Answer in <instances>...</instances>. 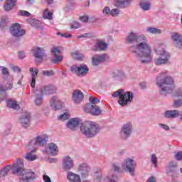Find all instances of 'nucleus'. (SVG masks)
I'll return each instance as SVG.
<instances>
[{"label": "nucleus", "mask_w": 182, "mask_h": 182, "mask_svg": "<svg viewBox=\"0 0 182 182\" xmlns=\"http://www.w3.org/2000/svg\"><path fill=\"white\" fill-rule=\"evenodd\" d=\"M127 43L132 45L129 47V52L139 61L142 65H149L151 63L153 57L151 56V47L146 36L131 32L126 38Z\"/></svg>", "instance_id": "1"}, {"label": "nucleus", "mask_w": 182, "mask_h": 182, "mask_svg": "<svg viewBox=\"0 0 182 182\" xmlns=\"http://www.w3.org/2000/svg\"><path fill=\"white\" fill-rule=\"evenodd\" d=\"M164 76V73H161L156 78V85L159 87V93L161 96H167L174 90V79L170 76Z\"/></svg>", "instance_id": "2"}, {"label": "nucleus", "mask_w": 182, "mask_h": 182, "mask_svg": "<svg viewBox=\"0 0 182 182\" xmlns=\"http://www.w3.org/2000/svg\"><path fill=\"white\" fill-rule=\"evenodd\" d=\"M80 131L85 137L92 138L100 132V127L96 122L87 121L80 127Z\"/></svg>", "instance_id": "3"}, {"label": "nucleus", "mask_w": 182, "mask_h": 182, "mask_svg": "<svg viewBox=\"0 0 182 182\" xmlns=\"http://www.w3.org/2000/svg\"><path fill=\"white\" fill-rule=\"evenodd\" d=\"M112 97H119V105L124 107L128 106L133 102L134 95L130 91L125 92L124 90L120 89L113 92Z\"/></svg>", "instance_id": "4"}, {"label": "nucleus", "mask_w": 182, "mask_h": 182, "mask_svg": "<svg viewBox=\"0 0 182 182\" xmlns=\"http://www.w3.org/2000/svg\"><path fill=\"white\" fill-rule=\"evenodd\" d=\"M48 140L49 136H48L46 134L37 135L28 142L26 147L28 149V150L31 149H34L36 150L38 147L45 146V144H46Z\"/></svg>", "instance_id": "5"}, {"label": "nucleus", "mask_w": 182, "mask_h": 182, "mask_svg": "<svg viewBox=\"0 0 182 182\" xmlns=\"http://www.w3.org/2000/svg\"><path fill=\"white\" fill-rule=\"evenodd\" d=\"M13 174H17V176H22L25 171V164H23V159L18 158L16 161L11 165Z\"/></svg>", "instance_id": "6"}, {"label": "nucleus", "mask_w": 182, "mask_h": 182, "mask_svg": "<svg viewBox=\"0 0 182 182\" xmlns=\"http://www.w3.org/2000/svg\"><path fill=\"white\" fill-rule=\"evenodd\" d=\"M70 71L73 73H75L77 76L83 77V76H86V75L89 73V68L85 64H82L79 67L76 65H73L70 67Z\"/></svg>", "instance_id": "7"}, {"label": "nucleus", "mask_w": 182, "mask_h": 182, "mask_svg": "<svg viewBox=\"0 0 182 182\" xmlns=\"http://www.w3.org/2000/svg\"><path fill=\"white\" fill-rule=\"evenodd\" d=\"M122 167L125 171L129 173L131 176H134V170L136 168V161L134 160L127 158L124 160Z\"/></svg>", "instance_id": "8"}, {"label": "nucleus", "mask_w": 182, "mask_h": 182, "mask_svg": "<svg viewBox=\"0 0 182 182\" xmlns=\"http://www.w3.org/2000/svg\"><path fill=\"white\" fill-rule=\"evenodd\" d=\"M10 33L14 38H21L26 33L25 29L21 28V25L18 23L12 24L10 27Z\"/></svg>", "instance_id": "9"}, {"label": "nucleus", "mask_w": 182, "mask_h": 182, "mask_svg": "<svg viewBox=\"0 0 182 182\" xmlns=\"http://www.w3.org/2000/svg\"><path fill=\"white\" fill-rule=\"evenodd\" d=\"M156 52L160 57L155 59V65H167V63H168V59H170V53H167L166 50H156Z\"/></svg>", "instance_id": "10"}, {"label": "nucleus", "mask_w": 182, "mask_h": 182, "mask_svg": "<svg viewBox=\"0 0 182 182\" xmlns=\"http://www.w3.org/2000/svg\"><path fill=\"white\" fill-rule=\"evenodd\" d=\"M133 132V125L132 123L127 122L124 124L120 131V137L122 140H126L132 136V132Z\"/></svg>", "instance_id": "11"}, {"label": "nucleus", "mask_w": 182, "mask_h": 182, "mask_svg": "<svg viewBox=\"0 0 182 182\" xmlns=\"http://www.w3.org/2000/svg\"><path fill=\"white\" fill-rule=\"evenodd\" d=\"M51 62L55 65L60 63L63 60V55L60 54V50L58 47L51 49Z\"/></svg>", "instance_id": "12"}, {"label": "nucleus", "mask_w": 182, "mask_h": 182, "mask_svg": "<svg viewBox=\"0 0 182 182\" xmlns=\"http://www.w3.org/2000/svg\"><path fill=\"white\" fill-rule=\"evenodd\" d=\"M84 112L92 116H100L102 114V109L96 105H86Z\"/></svg>", "instance_id": "13"}, {"label": "nucleus", "mask_w": 182, "mask_h": 182, "mask_svg": "<svg viewBox=\"0 0 182 182\" xmlns=\"http://www.w3.org/2000/svg\"><path fill=\"white\" fill-rule=\"evenodd\" d=\"M171 39L173 42L174 48L176 49H182V36L181 34L173 31L171 33Z\"/></svg>", "instance_id": "14"}, {"label": "nucleus", "mask_w": 182, "mask_h": 182, "mask_svg": "<svg viewBox=\"0 0 182 182\" xmlns=\"http://www.w3.org/2000/svg\"><path fill=\"white\" fill-rule=\"evenodd\" d=\"M18 123L23 129H28L31 127V114L29 112L23 113L18 119Z\"/></svg>", "instance_id": "15"}, {"label": "nucleus", "mask_w": 182, "mask_h": 182, "mask_svg": "<svg viewBox=\"0 0 182 182\" xmlns=\"http://www.w3.org/2000/svg\"><path fill=\"white\" fill-rule=\"evenodd\" d=\"M20 180H23L26 182L33 181L36 180V174L31 171H24L21 175H20Z\"/></svg>", "instance_id": "16"}, {"label": "nucleus", "mask_w": 182, "mask_h": 182, "mask_svg": "<svg viewBox=\"0 0 182 182\" xmlns=\"http://www.w3.org/2000/svg\"><path fill=\"white\" fill-rule=\"evenodd\" d=\"M32 53L38 62H42L45 55V49L41 47H34L32 49Z\"/></svg>", "instance_id": "17"}, {"label": "nucleus", "mask_w": 182, "mask_h": 182, "mask_svg": "<svg viewBox=\"0 0 182 182\" xmlns=\"http://www.w3.org/2000/svg\"><path fill=\"white\" fill-rule=\"evenodd\" d=\"M40 92L43 95H55L58 92V87L53 85H44L41 87Z\"/></svg>", "instance_id": "18"}, {"label": "nucleus", "mask_w": 182, "mask_h": 182, "mask_svg": "<svg viewBox=\"0 0 182 182\" xmlns=\"http://www.w3.org/2000/svg\"><path fill=\"white\" fill-rule=\"evenodd\" d=\"M63 168L64 171H68L73 168V159L70 156H65L63 159Z\"/></svg>", "instance_id": "19"}, {"label": "nucleus", "mask_w": 182, "mask_h": 182, "mask_svg": "<svg viewBox=\"0 0 182 182\" xmlns=\"http://www.w3.org/2000/svg\"><path fill=\"white\" fill-rule=\"evenodd\" d=\"M110 77H112V79H115V80H118L119 82H123V80L126 79V74L120 70H114L110 73Z\"/></svg>", "instance_id": "20"}, {"label": "nucleus", "mask_w": 182, "mask_h": 182, "mask_svg": "<svg viewBox=\"0 0 182 182\" xmlns=\"http://www.w3.org/2000/svg\"><path fill=\"white\" fill-rule=\"evenodd\" d=\"M50 105L53 110H60L62 109V101L59 97L53 96L50 99Z\"/></svg>", "instance_id": "21"}, {"label": "nucleus", "mask_w": 182, "mask_h": 182, "mask_svg": "<svg viewBox=\"0 0 182 182\" xmlns=\"http://www.w3.org/2000/svg\"><path fill=\"white\" fill-rule=\"evenodd\" d=\"M46 152L51 156H56L59 153V149L55 143H50L46 146Z\"/></svg>", "instance_id": "22"}, {"label": "nucleus", "mask_w": 182, "mask_h": 182, "mask_svg": "<svg viewBox=\"0 0 182 182\" xmlns=\"http://www.w3.org/2000/svg\"><path fill=\"white\" fill-rule=\"evenodd\" d=\"M78 171L83 178H86L89 176V173H90V166H88L87 164L80 165L78 167Z\"/></svg>", "instance_id": "23"}, {"label": "nucleus", "mask_w": 182, "mask_h": 182, "mask_svg": "<svg viewBox=\"0 0 182 182\" xmlns=\"http://www.w3.org/2000/svg\"><path fill=\"white\" fill-rule=\"evenodd\" d=\"M106 54L94 55L92 58V63L94 66H99L100 63H103L106 60Z\"/></svg>", "instance_id": "24"}, {"label": "nucleus", "mask_w": 182, "mask_h": 182, "mask_svg": "<svg viewBox=\"0 0 182 182\" xmlns=\"http://www.w3.org/2000/svg\"><path fill=\"white\" fill-rule=\"evenodd\" d=\"M82 123V120L79 118H72L67 122V127L70 130H75L77 127H79V124Z\"/></svg>", "instance_id": "25"}, {"label": "nucleus", "mask_w": 182, "mask_h": 182, "mask_svg": "<svg viewBox=\"0 0 182 182\" xmlns=\"http://www.w3.org/2000/svg\"><path fill=\"white\" fill-rule=\"evenodd\" d=\"M85 95H83V92L79 90H75L73 92V100L74 103L79 105L80 102L83 100Z\"/></svg>", "instance_id": "26"}, {"label": "nucleus", "mask_w": 182, "mask_h": 182, "mask_svg": "<svg viewBox=\"0 0 182 182\" xmlns=\"http://www.w3.org/2000/svg\"><path fill=\"white\" fill-rule=\"evenodd\" d=\"M166 119H176L180 116V111L178 109L167 110L164 113Z\"/></svg>", "instance_id": "27"}, {"label": "nucleus", "mask_w": 182, "mask_h": 182, "mask_svg": "<svg viewBox=\"0 0 182 182\" xmlns=\"http://www.w3.org/2000/svg\"><path fill=\"white\" fill-rule=\"evenodd\" d=\"M108 47L109 44L102 40H99L95 43V48H92V50H106Z\"/></svg>", "instance_id": "28"}, {"label": "nucleus", "mask_w": 182, "mask_h": 182, "mask_svg": "<svg viewBox=\"0 0 182 182\" xmlns=\"http://www.w3.org/2000/svg\"><path fill=\"white\" fill-rule=\"evenodd\" d=\"M67 180L70 182H80L82 179L80 178V176L77 175L72 171H68L67 173Z\"/></svg>", "instance_id": "29"}, {"label": "nucleus", "mask_w": 182, "mask_h": 182, "mask_svg": "<svg viewBox=\"0 0 182 182\" xmlns=\"http://www.w3.org/2000/svg\"><path fill=\"white\" fill-rule=\"evenodd\" d=\"M30 72L31 73V87H35V85L36 83V77H38V70L37 68H30Z\"/></svg>", "instance_id": "30"}, {"label": "nucleus", "mask_w": 182, "mask_h": 182, "mask_svg": "<svg viewBox=\"0 0 182 182\" xmlns=\"http://www.w3.org/2000/svg\"><path fill=\"white\" fill-rule=\"evenodd\" d=\"M42 93L40 90H36L34 94V102L36 106H41L42 105V102H43V97L42 96Z\"/></svg>", "instance_id": "31"}, {"label": "nucleus", "mask_w": 182, "mask_h": 182, "mask_svg": "<svg viewBox=\"0 0 182 182\" xmlns=\"http://www.w3.org/2000/svg\"><path fill=\"white\" fill-rule=\"evenodd\" d=\"M15 5H16V0H6L4 6V11L6 12H9V11H12Z\"/></svg>", "instance_id": "32"}, {"label": "nucleus", "mask_w": 182, "mask_h": 182, "mask_svg": "<svg viewBox=\"0 0 182 182\" xmlns=\"http://www.w3.org/2000/svg\"><path fill=\"white\" fill-rule=\"evenodd\" d=\"M36 151V149L31 150V152H28L26 154L24 159L27 160V161H35L36 159H38V156H36V154H33V153H35Z\"/></svg>", "instance_id": "33"}, {"label": "nucleus", "mask_w": 182, "mask_h": 182, "mask_svg": "<svg viewBox=\"0 0 182 182\" xmlns=\"http://www.w3.org/2000/svg\"><path fill=\"white\" fill-rule=\"evenodd\" d=\"M6 105L9 109L19 110V105H18V102L16 101H14L13 100H9L6 101Z\"/></svg>", "instance_id": "34"}, {"label": "nucleus", "mask_w": 182, "mask_h": 182, "mask_svg": "<svg viewBox=\"0 0 182 182\" xmlns=\"http://www.w3.org/2000/svg\"><path fill=\"white\" fill-rule=\"evenodd\" d=\"M27 22L28 23H29V25H31L33 28H37L38 29L41 28V25H42V23H41V21L35 18H28L27 19Z\"/></svg>", "instance_id": "35"}, {"label": "nucleus", "mask_w": 182, "mask_h": 182, "mask_svg": "<svg viewBox=\"0 0 182 182\" xmlns=\"http://www.w3.org/2000/svg\"><path fill=\"white\" fill-rule=\"evenodd\" d=\"M126 4H130L129 0H114V5L116 8H124Z\"/></svg>", "instance_id": "36"}, {"label": "nucleus", "mask_w": 182, "mask_h": 182, "mask_svg": "<svg viewBox=\"0 0 182 182\" xmlns=\"http://www.w3.org/2000/svg\"><path fill=\"white\" fill-rule=\"evenodd\" d=\"M119 177L114 172L111 171L107 176V182H117Z\"/></svg>", "instance_id": "37"}, {"label": "nucleus", "mask_w": 182, "mask_h": 182, "mask_svg": "<svg viewBox=\"0 0 182 182\" xmlns=\"http://www.w3.org/2000/svg\"><path fill=\"white\" fill-rule=\"evenodd\" d=\"M146 32L152 33V35H160L161 33V30L156 27L149 26L146 28Z\"/></svg>", "instance_id": "38"}, {"label": "nucleus", "mask_w": 182, "mask_h": 182, "mask_svg": "<svg viewBox=\"0 0 182 182\" xmlns=\"http://www.w3.org/2000/svg\"><path fill=\"white\" fill-rule=\"evenodd\" d=\"M11 165L6 166L4 168L0 170V178L2 177H6L8 176V173L11 171Z\"/></svg>", "instance_id": "39"}, {"label": "nucleus", "mask_w": 182, "mask_h": 182, "mask_svg": "<svg viewBox=\"0 0 182 182\" xmlns=\"http://www.w3.org/2000/svg\"><path fill=\"white\" fill-rule=\"evenodd\" d=\"M177 167V163L171 161L168 164L166 173H174V168Z\"/></svg>", "instance_id": "40"}, {"label": "nucleus", "mask_w": 182, "mask_h": 182, "mask_svg": "<svg viewBox=\"0 0 182 182\" xmlns=\"http://www.w3.org/2000/svg\"><path fill=\"white\" fill-rule=\"evenodd\" d=\"M53 14L52 12H49V9H46L43 14V19H48V21H52L53 18Z\"/></svg>", "instance_id": "41"}, {"label": "nucleus", "mask_w": 182, "mask_h": 182, "mask_svg": "<svg viewBox=\"0 0 182 182\" xmlns=\"http://www.w3.org/2000/svg\"><path fill=\"white\" fill-rule=\"evenodd\" d=\"M122 14V11H120L119 9H112L111 10L109 16H112L113 18H117L119 15Z\"/></svg>", "instance_id": "42"}, {"label": "nucleus", "mask_w": 182, "mask_h": 182, "mask_svg": "<svg viewBox=\"0 0 182 182\" xmlns=\"http://www.w3.org/2000/svg\"><path fill=\"white\" fill-rule=\"evenodd\" d=\"M182 107V98H178V100H173V104L172 105V107L174 109H178V107Z\"/></svg>", "instance_id": "43"}, {"label": "nucleus", "mask_w": 182, "mask_h": 182, "mask_svg": "<svg viewBox=\"0 0 182 182\" xmlns=\"http://www.w3.org/2000/svg\"><path fill=\"white\" fill-rule=\"evenodd\" d=\"M72 56L74 59H77V60H82L84 58L83 54H80L77 52L73 53Z\"/></svg>", "instance_id": "44"}, {"label": "nucleus", "mask_w": 182, "mask_h": 182, "mask_svg": "<svg viewBox=\"0 0 182 182\" xmlns=\"http://www.w3.org/2000/svg\"><path fill=\"white\" fill-rule=\"evenodd\" d=\"M94 176L96 178L97 182L102 181V172L100 171V170L95 171Z\"/></svg>", "instance_id": "45"}, {"label": "nucleus", "mask_w": 182, "mask_h": 182, "mask_svg": "<svg viewBox=\"0 0 182 182\" xmlns=\"http://www.w3.org/2000/svg\"><path fill=\"white\" fill-rule=\"evenodd\" d=\"M11 90L12 87H14V80L13 79H11L9 81L6 80L4 82V85L3 86H1V87H11Z\"/></svg>", "instance_id": "46"}, {"label": "nucleus", "mask_w": 182, "mask_h": 182, "mask_svg": "<svg viewBox=\"0 0 182 182\" xmlns=\"http://www.w3.org/2000/svg\"><path fill=\"white\" fill-rule=\"evenodd\" d=\"M89 101L90 104L87 105H97V103H100V100L97 98H95L93 97H90Z\"/></svg>", "instance_id": "47"}, {"label": "nucleus", "mask_w": 182, "mask_h": 182, "mask_svg": "<svg viewBox=\"0 0 182 182\" xmlns=\"http://www.w3.org/2000/svg\"><path fill=\"white\" fill-rule=\"evenodd\" d=\"M43 76H53V75H55V72H53V70H43L41 72Z\"/></svg>", "instance_id": "48"}, {"label": "nucleus", "mask_w": 182, "mask_h": 182, "mask_svg": "<svg viewBox=\"0 0 182 182\" xmlns=\"http://www.w3.org/2000/svg\"><path fill=\"white\" fill-rule=\"evenodd\" d=\"M8 23V17H4L1 18V22H0V28L3 29L5 28V26Z\"/></svg>", "instance_id": "49"}, {"label": "nucleus", "mask_w": 182, "mask_h": 182, "mask_svg": "<svg viewBox=\"0 0 182 182\" xmlns=\"http://www.w3.org/2000/svg\"><path fill=\"white\" fill-rule=\"evenodd\" d=\"M112 171L119 173L120 171V164H114L112 165Z\"/></svg>", "instance_id": "50"}, {"label": "nucleus", "mask_w": 182, "mask_h": 182, "mask_svg": "<svg viewBox=\"0 0 182 182\" xmlns=\"http://www.w3.org/2000/svg\"><path fill=\"white\" fill-rule=\"evenodd\" d=\"M112 10H110V8L106 6L102 10V14L105 16H110V12Z\"/></svg>", "instance_id": "51"}, {"label": "nucleus", "mask_w": 182, "mask_h": 182, "mask_svg": "<svg viewBox=\"0 0 182 182\" xmlns=\"http://www.w3.org/2000/svg\"><path fill=\"white\" fill-rule=\"evenodd\" d=\"M0 68L1 69L3 76H9V70H8V68H5L4 66H1Z\"/></svg>", "instance_id": "52"}, {"label": "nucleus", "mask_w": 182, "mask_h": 182, "mask_svg": "<svg viewBox=\"0 0 182 182\" xmlns=\"http://www.w3.org/2000/svg\"><path fill=\"white\" fill-rule=\"evenodd\" d=\"M173 96L174 97H177V99H182V89H178L176 90Z\"/></svg>", "instance_id": "53"}, {"label": "nucleus", "mask_w": 182, "mask_h": 182, "mask_svg": "<svg viewBox=\"0 0 182 182\" xmlns=\"http://www.w3.org/2000/svg\"><path fill=\"white\" fill-rule=\"evenodd\" d=\"M58 119L59 120H63V122H65V120H68L69 119V114L65 112L63 114L60 115Z\"/></svg>", "instance_id": "54"}, {"label": "nucleus", "mask_w": 182, "mask_h": 182, "mask_svg": "<svg viewBox=\"0 0 182 182\" xmlns=\"http://www.w3.org/2000/svg\"><path fill=\"white\" fill-rule=\"evenodd\" d=\"M151 161L154 164V167H157V156H156V154L151 155Z\"/></svg>", "instance_id": "55"}, {"label": "nucleus", "mask_w": 182, "mask_h": 182, "mask_svg": "<svg viewBox=\"0 0 182 182\" xmlns=\"http://www.w3.org/2000/svg\"><path fill=\"white\" fill-rule=\"evenodd\" d=\"M18 15H21V16H31V13L21 10L19 11Z\"/></svg>", "instance_id": "56"}, {"label": "nucleus", "mask_w": 182, "mask_h": 182, "mask_svg": "<svg viewBox=\"0 0 182 182\" xmlns=\"http://www.w3.org/2000/svg\"><path fill=\"white\" fill-rule=\"evenodd\" d=\"M11 87H12L11 83L10 84V87H6V86L4 87H0V95L1 93H2V92H6V90H11Z\"/></svg>", "instance_id": "57"}, {"label": "nucleus", "mask_w": 182, "mask_h": 182, "mask_svg": "<svg viewBox=\"0 0 182 182\" xmlns=\"http://www.w3.org/2000/svg\"><path fill=\"white\" fill-rule=\"evenodd\" d=\"M56 35H58V36H61V38H72V36L70 34L61 33L59 32H58Z\"/></svg>", "instance_id": "58"}, {"label": "nucleus", "mask_w": 182, "mask_h": 182, "mask_svg": "<svg viewBox=\"0 0 182 182\" xmlns=\"http://www.w3.org/2000/svg\"><path fill=\"white\" fill-rule=\"evenodd\" d=\"M80 21H81V22H87V21H89V16H81L80 17Z\"/></svg>", "instance_id": "59"}, {"label": "nucleus", "mask_w": 182, "mask_h": 182, "mask_svg": "<svg viewBox=\"0 0 182 182\" xmlns=\"http://www.w3.org/2000/svg\"><path fill=\"white\" fill-rule=\"evenodd\" d=\"M175 159L176 160H178V161L182 160V151L176 153L175 154Z\"/></svg>", "instance_id": "60"}, {"label": "nucleus", "mask_w": 182, "mask_h": 182, "mask_svg": "<svg viewBox=\"0 0 182 182\" xmlns=\"http://www.w3.org/2000/svg\"><path fill=\"white\" fill-rule=\"evenodd\" d=\"M72 29H79L80 28V24L77 22H74L71 26Z\"/></svg>", "instance_id": "61"}, {"label": "nucleus", "mask_w": 182, "mask_h": 182, "mask_svg": "<svg viewBox=\"0 0 182 182\" xmlns=\"http://www.w3.org/2000/svg\"><path fill=\"white\" fill-rule=\"evenodd\" d=\"M43 178L45 182H52L50 177H49L48 175H43Z\"/></svg>", "instance_id": "62"}, {"label": "nucleus", "mask_w": 182, "mask_h": 182, "mask_svg": "<svg viewBox=\"0 0 182 182\" xmlns=\"http://www.w3.org/2000/svg\"><path fill=\"white\" fill-rule=\"evenodd\" d=\"M89 22L90 23H94V22H97V18H96V16H92L90 18Z\"/></svg>", "instance_id": "63"}, {"label": "nucleus", "mask_w": 182, "mask_h": 182, "mask_svg": "<svg viewBox=\"0 0 182 182\" xmlns=\"http://www.w3.org/2000/svg\"><path fill=\"white\" fill-rule=\"evenodd\" d=\"M26 55H25V52L20 51L18 52V58L19 59H23Z\"/></svg>", "instance_id": "64"}]
</instances>
